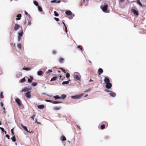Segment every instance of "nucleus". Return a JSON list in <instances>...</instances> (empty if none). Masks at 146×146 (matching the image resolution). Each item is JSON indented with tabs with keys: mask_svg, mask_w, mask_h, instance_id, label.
I'll use <instances>...</instances> for the list:
<instances>
[{
	"mask_svg": "<svg viewBox=\"0 0 146 146\" xmlns=\"http://www.w3.org/2000/svg\"><path fill=\"white\" fill-rule=\"evenodd\" d=\"M84 95V94H81L79 95H76L71 97L72 98L74 99H80Z\"/></svg>",
	"mask_w": 146,
	"mask_h": 146,
	"instance_id": "nucleus-3",
	"label": "nucleus"
},
{
	"mask_svg": "<svg viewBox=\"0 0 146 146\" xmlns=\"http://www.w3.org/2000/svg\"><path fill=\"white\" fill-rule=\"evenodd\" d=\"M23 129H25V131H26L28 133H31V132H33L32 131L30 132V131L28 130L27 127L26 126H25Z\"/></svg>",
	"mask_w": 146,
	"mask_h": 146,
	"instance_id": "nucleus-27",
	"label": "nucleus"
},
{
	"mask_svg": "<svg viewBox=\"0 0 146 146\" xmlns=\"http://www.w3.org/2000/svg\"><path fill=\"white\" fill-rule=\"evenodd\" d=\"M93 80L91 79H90V80H89V82H93Z\"/></svg>",
	"mask_w": 146,
	"mask_h": 146,
	"instance_id": "nucleus-64",
	"label": "nucleus"
},
{
	"mask_svg": "<svg viewBox=\"0 0 146 146\" xmlns=\"http://www.w3.org/2000/svg\"><path fill=\"white\" fill-rule=\"evenodd\" d=\"M69 19H72V17H69Z\"/></svg>",
	"mask_w": 146,
	"mask_h": 146,
	"instance_id": "nucleus-63",
	"label": "nucleus"
},
{
	"mask_svg": "<svg viewBox=\"0 0 146 146\" xmlns=\"http://www.w3.org/2000/svg\"><path fill=\"white\" fill-rule=\"evenodd\" d=\"M6 137H7L8 139H10V136L8 134H7L6 135Z\"/></svg>",
	"mask_w": 146,
	"mask_h": 146,
	"instance_id": "nucleus-50",
	"label": "nucleus"
},
{
	"mask_svg": "<svg viewBox=\"0 0 146 146\" xmlns=\"http://www.w3.org/2000/svg\"><path fill=\"white\" fill-rule=\"evenodd\" d=\"M136 1L140 6L142 7V5L139 0H137Z\"/></svg>",
	"mask_w": 146,
	"mask_h": 146,
	"instance_id": "nucleus-32",
	"label": "nucleus"
},
{
	"mask_svg": "<svg viewBox=\"0 0 146 146\" xmlns=\"http://www.w3.org/2000/svg\"><path fill=\"white\" fill-rule=\"evenodd\" d=\"M25 13L27 15L28 14V13L27 11H25Z\"/></svg>",
	"mask_w": 146,
	"mask_h": 146,
	"instance_id": "nucleus-60",
	"label": "nucleus"
},
{
	"mask_svg": "<svg viewBox=\"0 0 146 146\" xmlns=\"http://www.w3.org/2000/svg\"><path fill=\"white\" fill-rule=\"evenodd\" d=\"M33 3L36 6H38V2L36 1H34L33 2Z\"/></svg>",
	"mask_w": 146,
	"mask_h": 146,
	"instance_id": "nucleus-39",
	"label": "nucleus"
},
{
	"mask_svg": "<svg viewBox=\"0 0 146 146\" xmlns=\"http://www.w3.org/2000/svg\"><path fill=\"white\" fill-rule=\"evenodd\" d=\"M69 80H68V81H63L62 84H63V85H64V84H69Z\"/></svg>",
	"mask_w": 146,
	"mask_h": 146,
	"instance_id": "nucleus-34",
	"label": "nucleus"
},
{
	"mask_svg": "<svg viewBox=\"0 0 146 146\" xmlns=\"http://www.w3.org/2000/svg\"><path fill=\"white\" fill-rule=\"evenodd\" d=\"M60 139L62 141H64L66 140V139L64 136L62 135Z\"/></svg>",
	"mask_w": 146,
	"mask_h": 146,
	"instance_id": "nucleus-19",
	"label": "nucleus"
},
{
	"mask_svg": "<svg viewBox=\"0 0 146 146\" xmlns=\"http://www.w3.org/2000/svg\"><path fill=\"white\" fill-rule=\"evenodd\" d=\"M51 3H60V0H53L51 1Z\"/></svg>",
	"mask_w": 146,
	"mask_h": 146,
	"instance_id": "nucleus-16",
	"label": "nucleus"
},
{
	"mask_svg": "<svg viewBox=\"0 0 146 146\" xmlns=\"http://www.w3.org/2000/svg\"><path fill=\"white\" fill-rule=\"evenodd\" d=\"M60 69L63 71V72H64L65 70H64L62 68H61Z\"/></svg>",
	"mask_w": 146,
	"mask_h": 146,
	"instance_id": "nucleus-59",
	"label": "nucleus"
},
{
	"mask_svg": "<svg viewBox=\"0 0 146 146\" xmlns=\"http://www.w3.org/2000/svg\"><path fill=\"white\" fill-rule=\"evenodd\" d=\"M26 81V80L25 78H23L20 80V82L21 83H23Z\"/></svg>",
	"mask_w": 146,
	"mask_h": 146,
	"instance_id": "nucleus-28",
	"label": "nucleus"
},
{
	"mask_svg": "<svg viewBox=\"0 0 146 146\" xmlns=\"http://www.w3.org/2000/svg\"><path fill=\"white\" fill-rule=\"evenodd\" d=\"M57 78V77L54 76L52 78H51V79L50 80V81L52 82L53 81H55L56 80Z\"/></svg>",
	"mask_w": 146,
	"mask_h": 146,
	"instance_id": "nucleus-20",
	"label": "nucleus"
},
{
	"mask_svg": "<svg viewBox=\"0 0 146 146\" xmlns=\"http://www.w3.org/2000/svg\"><path fill=\"white\" fill-rule=\"evenodd\" d=\"M62 23L64 25L65 27H66V26L65 24L64 23V22H62Z\"/></svg>",
	"mask_w": 146,
	"mask_h": 146,
	"instance_id": "nucleus-57",
	"label": "nucleus"
},
{
	"mask_svg": "<svg viewBox=\"0 0 146 146\" xmlns=\"http://www.w3.org/2000/svg\"><path fill=\"white\" fill-rule=\"evenodd\" d=\"M20 28V26L19 25L17 24H15L14 27V30L15 31H17Z\"/></svg>",
	"mask_w": 146,
	"mask_h": 146,
	"instance_id": "nucleus-9",
	"label": "nucleus"
},
{
	"mask_svg": "<svg viewBox=\"0 0 146 146\" xmlns=\"http://www.w3.org/2000/svg\"><path fill=\"white\" fill-rule=\"evenodd\" d=\"M64 59L62 58H60L59 59V61L60 63H63L64 62Z\"/></svg>",
	"mask_w": 146,
	"mask_h": 146,
	"instance_id": "nucleus-26",
	"label": "nucleus"
},
{
	"mask_svg": "<svg viewBox=\"0 0 146 146\" xmlns=\"http://www.w3.org/2000/svg\"><path fill=\"white\" fill-rule=\"evenodd\" d=\"M104 91L106 92H110V93L112 91L110 90L107 89H104Z\"/></svg>",
	"mask_w": 146,
	"mask_h": 146,
	"instance_id": "nucleus-41",
	"label": "nucleus"
},
{
	"mask_svg": "<svg viewBox=\"0 0 146 146\" xmlns=\"http://www.w3.org/2000/svg\"><path fill=\"white\" fill-rule=\"evenodd\" d=\"M131 11L135 16H137L138 15V12L137 10L134 9H132Z\"/></svg>",
	"mask_w": 146,
	"mask_h": 146,
	"instance_id": "nucleus-5",
	"label": "nucleus"
},
{
	"mask_svg": "<svg viewBox=\"0 0 146 146\" xmlns=\"http://www.w3.org/2000/svg\"><path fill=\"white\" fill-rule=\"evenodd\" d=\"M13 130H14L13 129H12L11 130V134H12V135H13L14 134V133L13 132Z\"/></svg>",
	"mask_w": 146,
	"mask_h": 146,
	"instance_id": "nucleus-48",
	"label": "nucleus"
},
{
	"mask_svg": "<svg viewBox=\"0 0 146 146\" xmlns=\"http://www.w3.org/2000/svg\"><path fill=\"white\" fill-rule=\"evenodd\" d=\"M37 73V75L38 76H41L42 75V74L43 73V72L42 71L40 70V71H38Z\"/></svg>",
	"mask_w": 146,
	"mask_h": 146,
	"instance_id": "nucleus-22",
	"label": "nucleus"
},
{
	"mask_svg": "<svg viewBox=\"0 0 146 146\" xmlns=\"http://www.w3.org/2000/svg\"><path fill=\"white\" fill-rule=\"evenodd\" d=\"M31 68L30 67H24L23 68V69L24 70L27 71L29 70H31Z\"/></svg>",
	"mask_w": 146,
	"mask_h": 146,
	"instance_id": "nucleus-31",
	"label": "nucleus"
},
{
	"mask_svg": "<svg viewBox=\"0 0 146 146\" xmlns=\"http://www.w3.org/2000/svg\"><path fill=\"white\" fill-rule=\"evenodd\" d=\"M66 77L67 78H68L70 77V74L68 73H67L66 74Z\"/></svg>",
	"mask_w": 146,
	"mask_h": 146,
	"instance_id": "nucleus-43",
	"label": "nucleus"
},
{
	"mask_svg": "<svg viewBox=\"0 0 146 146\" xmlns=\"http://www.w3.org/2000/svg\"><path fill=\"white\" fill-rule=\"evenodd\" d=\"M91 90L90 88H88V89L84 91V92H89L91 91Z\"/></svg>",
	"mask_w": 146,
	"mask_h": 146,
	"instance_id": "nucleus-40",
	"label": "nucleus"
},
{
	"mask_svg": "<svg viewBox=\"0 0 146 146\" xmlns=\"http://www.w3.org/2000/svg\"><path fill=\"white\" fill-rule=\"evenodd\" d=\"M103 71L102 69L101 68H99L98 70V73L99 75H100L103 72Z\"/></svg>",
	"mask_w": 146,
	"mask_h": 146,
	"instance_id": "nucleus-15",
	"label": "nucleus"
},
{
	"mask_svg": "<svg viewBox=\"0 0 146 146\" xmlns=\"http://www.w3.org/2000/svg\"><path fill=\"white\" fill-rule=\"evenodd\" d=\"M37 107L38 109H43L44 108V106L43 105H38Z\"/></svg>",
	"mask_w": 146,
	"mask_h": 146,
	"instance_id": "nucleus-18",
	"label": "nucleus"
},
{
	"mask_svg": "<svg viewBox=\"0 0 146 146\" xmlns=\"http://www.w3.org/2000/svg\"><path fill=\"white\" fill-rule=\"evenodd\" d=\"M17 47L19 48L20 50H21L22 48H21V44H17Z\"/></svg>",
	"mask_w": 146,
	"mask_h": 146,
	"instance_id": "nucleus-35",
	"label": "nucleus"
},
{
	"mask_svg": "<svg viewBox=\"0 0 146 146\" xmlns=\"http://www.w3.org/2000/svg\"><path fill=\"white\" fill-rule=\"evenodd\" d=\"M11 139L13 142H15L16 140L15 136H13L11 138Z\"/></svg>",
	"mask_w": 146,
	"mask_h": 146,
	"instance_id": "nucleus-30",
	"label": "nucleus"
},
{
	"mask_svg": "<svg viewBox=\"0 0 146 146\" xmlns=\"http://www.w3.org/2000/svg\"><path fill=\"white\" fill-rule=\"evenodd\" d=\"M54 15L56 17H58L59 15V14L56 11H54Z\"/></svg>",
	"mask_w": 146,
	"mask_h": 146,
	"instance_id": "nucleus-38",
	"label": "nucleus"
},
{
	"mask_svg": "<svg viewBox=\"0 0 146 146\" xmlns=\"http://www.w3.org/2000/svg\"><path fill=\"white\" fill-rule=\"evenodd\" d=\"M35 123H36L38 122L37 119L36 118H35Z\"/></svg>",
	"mask_w": 146,
	"mask_h": 146,
	"instance_id": "nucleus-58",
	"label": "nucleus"
},
{
	"mask_svg": "<svg viewBox=\"0 0 146 146\" xmlns=\"http://www.w3.org/2000/svg\"><path fill=\"white\" fill-rule=\"evenodd\" d=\"M77 127L80 130H81V128L80 127V126H79V125H77Z\"/></svg>",
	"mask_w": 146,
	"mask_h": 146,
	"instance_id": "nucleus-56",
	"label": "nucleus"
},
{
	"mask_svg": "<svg viewBox=\"0 0 146 146\" xmlns=\"http://www.w3.org/2000/svg\"><path fill=\"white\" fill-rule=\"evenodd\" d=\"M100 7L102 11L106 13H109V11L108 10V5L107 4L102 5L100 6Z\"/></svg>",
	"mask_w": 146,
	"mask_h": 146,
	"instance_id": "nucleus-2",
	"label": "nucleus"
},
{
	"mask_svg": "<svg viewBox=\"0 0 146 146\" xmlns=\"http://www.w3.org/2000/svg\"><path fill=\"white\" fill-rule=\"evenodd\" d=\"M45 101L46 102H51L52 103V102H53L52 100H46Z\"/></svg>",
	"mask_w": 146,
	"mask_h": 146,
	"instance_id": "nucleus-46",
	"label": "nucleus"
},
{
	"mask_svg": "<svg viewBox=\"0 0 146 146\" xmlns=\"http://www.w3.org/2000/svg\"><path fill=\"white\" fill-rule=\"evenodd\" d=\"M35 116V114H33V115L31 117V118L33 119H34V117Z\"/></svg>",
	"mask_w": 146,
	"mask_h": 146,
	"instance_id": "nucleus-47",
	"label": "nucleus"
},
{
	"mask_svg": "<svg viewBox=\"0 0 146 146\" xmlns=\"http://www.w3.org/2000/svg\"><path fill=\"white\" fill-rule=\"evenodd\" d=\"M21 126L23 128H24L25 127V126H24L23 125V124H22V123H21Z\"/></svg>",
	"mask_w": 146,
	"mask_h": 146,
	"instance_id": "nucleus-55",
	"label": "nucleus"
},
{
	"mask_svg": "<svg viewBox=\"0 0 146 146\" xmlns=\"http://www.w3.org/2000/svg\"><path fill=\"white\" fill-rule=\"evenodd\" d=\"M66 97V96L65 94H63L60 97L62 99H65Z\"/></svg>",
	"mask_w": 146,
	"mask_h": 146,
	"instance_id": "nucleus-29",
	"label": "nucleus"
},
{
	"mask_svg": "<svg viewBox=\"0 0 146 146\" xmlns=\"http://www.w3.org/2000/svg\"><path fill=\"white\" fill-rule=\"evenodd\" d=\"M21 36H18V41H19L21 39Z\"/></svg>",
	"mask_w": 146,
	"mask_h": 146,
	"instance_id": "nucleus-49",
	"label": "nucleus"
},
{
	"mask_svg": "<svg viewBox=\"0 0 146 146\" xmlns=\"http://www.w3.org/2000/svg\"><path fill=\"white\" fill-rule=\"evenodd\" d=\"M52 70H50V69H49L47 71H46V72L45 73L46 74H48L50 72H52Z\"/></svg>",
	"mask_w": 146,
	"mask_h": 146,
	"instance_id": "nucleus-42",
	"label": "nucleus"
},
{
	"mask_svg": "<svg viewBox=\"0 0 146 146\" xmlns=\"http://www.w3.org/2000/svg\"><path fill=\"white\" fill-rule=\"evenodd\" d=\"M54 19L57 21H58L59 20V19L58 18L56 17H54Z\"/></svg>",
	"mask_w": 146,
	"mask_h": 146,
	"instance_id": "nucleus-51",
	"label": "nucleus"
},
{
	"mask_svg": "<svg viewBox=\"0 0 146 146\" xmlns=\"http://www.w3.org/2000/svg\"><path fill=\"white\" fill-rule=\"evenodd\" d=\"M109 95L110 96L112 97H114L116 96V94L115 93L113 92L112 91L109 94Z\"/></svg>",
	"mask_w": 146,
	"mask_h": 146,
	"instance_id": "nucleus-12",
	"label": "nucleus"
},
{
	"mask_svg": "<svg viewBox=\"0 0 146 146\" xmlns=\"http://www.w3.org/2000/svg\"><path fill=\"white\" fill-rule=\"evenodd\" d=\"M53 98H55V100H57L61 98L58 95H56L55 96H53Z\"/></svg>",
	"mask_w": 146,
	"mask_h": 146,
	"instance_id": "nucleus-25",
	"label": "nucleus"
},
{
	"mask_svg": "<svg viewBox=\"0 0 146 146\" xmlns=\"http://www.w3.org/2000/svg\"><path fill=\"white\" fill-rule=\"evenodd\" d=\"M37 83L36 82H33L32 84V85L34 86H35L37 85Z\"/></svg>",
	"mask_w": 146,
	"mask_h": 146,
	"instance_id": "nucleus-44",
	"label": "nucleus"
},
{
	"mask_svg": "<svg viewBox=\"0 0 146 146\" xmlns=\"http://www.w3.org/2000/svg\"><path fill=\"white\" fill-rule=\"evenodd\" d=\"M0 104H1V106L2 107H3L4 106V104H3V103L2 102H1L0 103Z\"/></svg>",
	"mask_w": 146,
	"mask_h": 146,
	"instance_id": "nucleus-54",
	"label": "nucleus"
},
{
	"mask_svg": "<svg viewBox=\"0 0 146 146\" xmlns=\"http://www.w3.org/2000/svg\"><path fill=\"white\" fill-rule=\"evenodd\" d=\"M30 78H28V81L29 83H31L32 82V80H33V76H30Z\"/></svg>",
	"mask_w": 146,
	"mask_h": 146,
	"instance_id": "nucleus-13",
	"label": "nucleus"
},
{
	"mask_svg": "<svg viewBox=\"0 0 146 146\" xmlns=\"http://www.w3.org/2000/svg\"><path fill=\"white\" fill-rule=\"evenodd\" d=\"M62 102H58V101H53L52 104H61Z\"/></svg>",
	"mask_w": 146,
	"mask_h": 146,
	"instance_id": "nucleus-33",
	"label": "nucleus"
},
{
	"mask_svg": "<svg viewBox=\"0 0 146 146\" xmlns=\"http://www.w3.org/2000/svg\"><path fill=\"white\" fill-rule=\"evenodd\" d=\"M21 14H19L18 15L17 17V18H16V19L17 20H19L21 19Z\"/></svg>",
	"mask_w": 146,
	"mask_h": 146,
	"instance_id": "nucleus-17",
	"label": "nucleus"
},
{
	"mask_svg": "<svg viewBox=\"0 0 146 146\" xmlns=\"http://www.w3.org/2000/svg\"><path fill=\"white\" fill-rule=\"evenodd\" d=\"M38 7V11L40 12H42V9L41 7L39 5Z\"/></svg>",
	"mask_w": 146,
	"mask_h": 146,
	"instance_id": "nucleus-36",
	"label": "nucleus"
},
{
	"mask_svg": "<svg viewBox=\"0 0 146 146\" xmlns=\"http://www.w3.org/2000/svg\"><path fill=\"white\" fill-rule=\"evenodd\" d=\"M112 86V84L110 83L106 84V87L108 89H110Z\"/></svg>",
	"mask_w": 146,
	"mask_h": 146,
	"instance_id": "nucleus-8",
	"label": "nucleus"
},
{
	"mask_svg": "<svg viewBox=\"0 0 146 146\" xmlns=\"http://www.w3.org/2000/svg\"><path fill=\"white\" fill-rule=\"evenodd\" d=\"M61 108V107L60 106H59L58 107H55L53 109L54 110H60Z\"/></svg>",
	"mask_w": 146,
	"mask_h": 146,
	"instance_id": "nucleus-23",
	"label": "nucleus"
},
{
	"mask_svg": "<svg viewBox=\"0 0 146 146\" xmlns=\"http://www.w3.org/2000/svg\"><path fill=\"white\" fill-rule=\"evenodd\" d=\"M104 82L106 84L110 83V79L108 77L105 78L104 79Z\"/></svg>",
	"mask_w": 146,
	"mask_h": 146,
	"instance_id": "nucleus-10",
	"label": "nucleus"
},
{
	"mask_svg": "<svg viewBox=\"0 0 146 146\" xmlns=\"http://www.w3.org/2000/svg\"><path fill=\"white\" fill-rule=\"evenodd\" d=\"M18 36L22 37L23 35V31L22 29L20 30L17 33Z\"/></svg>",
	"mask_w": 146,
	"mask_h": 146,
	"instance_id": "nucleus-7",
	"label": "nucleus"
},
{
	"mask_svg": "<svg viewBox=\"0 0 146 146\" xmlns=\"http://www.w3.org/2000/svg\"><path fill=\"white\" fill-rule=\"evenodd\" d=\"M66 14L68 16H70L72 15V12L70 10L67 11L65 12Z\"/></svg>",
	"mask_w": 146,
	"mask_h": 146,
	"instance_id": "nucleus-14",
	"label": "nucleus"
},
{
	"mask_svg": "<svg viewBox=\"0 0 146 146\" xmlns=\"http://www.w3.org/2000/svg\"><path fill=\"white\" fill-rule=\"evenodd\" d=\"M73 76L74 79L76 81L80 80L81 78L80 73L78 72H74Z\"/></svg>",
	"mask_w": 146,
	"mask_h": 146,
	"instance_id": "nucleus-1",
	"label": "nucleus"
},
{
	"mask_svg": "<svg viewBox=\"0 0 146 146\" xmlns=\"http://www.w3.org/2000/svg\"><path fill=\"white\" fill-rule=\"evenodd\" d=\"M105 137L107 139V138H108L109 137L108 136H105Z\"/></svg>",
	"mask_w": 146,
	"mask_h": 146,
	"instance_id": "nucleus-62",
	"label": "nucleus"
},
{
	"mask_svg": "<svg viewBox=\"0 0 146 146\" xmlns=\"http://www.w3.org/2000/svg\"><path fill=\"white\" fill-rule=\"evenodd\" d=\"M25 96L28 98H29L31 96V92L28 91L25 94Z\"/></svg>",
	"mask_w": 146,
	"mask_h": 146,
	"instance_id": "nucleus-11",
	"label": "nucleus"
},
{
	"mask_svg": "<svg viewBox=\"0 0 146 146\" xmlns=\"http://www.w3.org/2000/svg\"><path fill=\"white\" fill-rule=\"evenodd\" d=\"M0 129H1V130L2 133H5V134H6L7 133V132L6 131H5L4 130V129L3 128V127H0Z\"/></svg>",
	"mask_w": 146,
	"mask_h": 146,
	"instance_id": "nucleus-24",
	"label": "nucleus"
},
{
	"mask_svg": "<svg viewBox=\"0 0 146 146\" xmlns=\"http://www.w3.org/2000/svg\"><path fill=\"white\" fill-rule=\"evenodd\" d=\"M29 19H28V25H31V18L30 16L29 17Z\"/></svg>",
	"mask_w": 146,
	"mask_h": 146,
	"instance_id": "nucleus-21",
	"label": "nucleus"
},
{
	"mask_svg": "<svg viewBox=\"0 0 146 146\" xmlns=\"http://www.w3.org/2000/svg\"><path fill=\"white\" fill-rule=\"evenodd\" d=\"M105 127L104 124H102L100 126V128L101 129H103L105 128Z\"/></svg>",
	"mask_w": 146,
	"mask_h": 146,
	"instance_id": "nucleus-37",
	"label": "nucleus"
},
{
	"mask_svg": "<svg viewBox=\"0 0 146 146\" xmlns=\"http://www.w3.org/2000/svg\"><path fill=\"white\" fill-rule=\"evenodd\" d=\"M52 53L53 54H55L56 53V51L55 50H54L52 51Z\"/></svg>",
	"mask_w": 146,
	"mask_h": 146,
	"instance_id": "nucleus-45",
	"label": "nucleus"
},
{
	"mask_svg": "<svg viewBox=\"0 0 146 146\" xmlns=\"http://www.w3.org/2000/svg\"><path fill=\"white\" fill-rule=\"evenodd\" d=\"M32 89V88H28L26 87H25L21 91V92H28L29 90H31Z\"/></svg>",
	"mask_w": 146,
	"mask_h": 146,
	"instance_id": "nucleus-6",
	"label": "nucleus"
},
{
	"mask_svg": "<svg viewBox=\"0 0 146 146\" xmlns=\"http://www.w3.org/2000/svg\"><path fill=\"white\" fill-rule=\"evenodd\" d=\"M65 31L66 33H67L68 32V30L67 27H65Z\"/></svg>",
	"mask_w": 146,
	"mask_h": 146,
	"instance_id": "nucleus-53",
	"label": "nucleus"
},
{
	"mask_svg": "<svg viewBox=\"0 0 146 146\" xmlns=\"http://www.w3.org/2000/svg\"><path fill=\"white\" fill-rule=\"evenodd\" d=\"M15 101L19 106H20L22 105L21 102L19 98H17L15 99Z\"/></svg>",
	"mask_w": 146,
	"mask_h": 146,
	"instance_id": "nucleus-4",
	"label": "nucleus"
},
{
	"mask_svg": "<svg viewBox=\"0 0 146 146\" xmlns=\"http://www.w3.org/2000/svg\"><path fill=\"white\" fill-rule=\"evenodd\" d=\"M3 95V92H1V94H0V97L1 98H3V97H2V95Z\"/></svg>",
	"mask_w": 146,
	"mask_h": 146,
	"instance_id": "nucleus-52",
	"label": "nucleus"
},
{
	"mask_svg": "<svg viewBox=\"0 0 146 146\" xmlns=\"http://www.w3.org/2000/svg\"><path fill=\"white\" fill-rule=\"evenodd\" d=\"M88 96V94H86L84 96V97H87V96Z\"/></svg>",
	"mask_w": 146,
	"mask_h": 146,
	"instance_id": "nucleus-61",
	"label": "nucleus"
}]
</instances>
